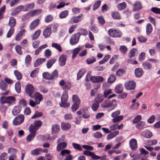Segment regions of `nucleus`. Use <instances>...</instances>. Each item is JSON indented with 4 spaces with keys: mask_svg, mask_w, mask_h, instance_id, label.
<instances>
[{
    "mask_svg": "<svg viewBox=\"0 0 160 160\" xmlns=\"http://www.w3.org/2000/svg\"><path fill=\"white\" fill-rule=\"evenodd\" d=\"M116 94H113L109 95L107 99L104 101L101 104V107L104 109H107L109 111H111L117 107V101L115 99L112 100L109 99L113 97H115Z\"/></svg>",
    "mask_w": 160,
    "mask_h": 160,
    "instance_id": "obj_1",
    "label": "nucleus"
},
{
    "mask_svg": "<svg viewBox=\"0 0 160 160\" xmlns=\"http://www.w3.org/2000/svg\"><path fill=\"white\" fill-rule=\"evenodd\" d=\"M68 99V92L67 91H65L63 92L61 97V104H60V106L62 107L65 108L68 107L70 106V104L67 102Z\"/></svg>",
    "mask_w": 160,
    "mask_h": 160,
    "instance_id": "obj_2",
    "label": "nucleus"
},
{
    "mask_svg": "<svg viewBox=\"0 0 160 160\" xmlns=\"http://www.w3.org/2000/svg\"><path fill=\"white\" fill-rule=\"evenodd\" d=\"M108 32L110 36L113 38H119L122 36V33L120 30L113 28L109 29Z\"/></svg>",
    "mask_w": 160,
    "mask_h": 160,
    "instance_id": "obj_3",
    "label": "nucleus"
},
{
    "mask_svg": "<svg viewBox=\"0 0 160 160\" xmlns=\"http://www.w3.org/2000/svg\"><path fill=\"white\" fill-rule=\"evenodd\" d=\"M35 89V88L32 84H28L26 85L25 90L26 94L32 98L33 97V94Z\"/></svg>",
    "mask_w": 160,
    "mask_h": 160,
    "instance_id": "obj_4",
    "label": "nucleus"
},
{
    "mask_svg": "<svg viewBox=\"0 0 160 160\" xmlns=\"http://www.w3.org/2000/svg\"><path fill=\"white\" fill-rule=\"evenodd\" d=\"M83 15L82 14H80L78 16H74L72 17L69 21L68 23L72 24L73 23H77L80 22L83 19Z\"/></svg>",
    "mask_w": 160,
    "mask_h": 160,
    "instance_id": "obj_5",
    "label": "nucleus"
},
{
    "mask_svg": "<svg viewBox=\"0 0 160 160\" xmlns=\"http://www.w3.org/2000/svg\"><path fill=\"white\" fill-rule=\"evenodd\" d=\"M24 116L22 114H19L16 116L13 121V124L18 125L22 123L24 121Z\"/></svg>",
    "mask_w": 160,
    "mask_h": 160,
    "instance_id": "obj_6",
    "label": "nucleus"
},
{
    "mask_svg": "<svg viewBox=\"0 0 160 160\" xmlns=\"http://www.w3.org/2000/svg\"><path fill=\"white\" fill-rule=\"evenodd\" d=\"M91 81L92 82L101 83L104 81V78L100 76H92L90 78Z\"/></svg>",
    "mask_w": 160,
    "mask_h": 160,
    "instance_id": "obj_7",
    "label": "nucleus"
},
{
    "mask_svg": "<svg viewBox=\"0 0 160 160\" xmlns=\"http://www.w3.org/2000/svg\"><path fill=\"white\" fill-rule=\"evenodd\" d=\"M83 154L86 156H90L93 159H98L101 158V157L96 155L94 152L88 150L84 151Z\"/></svg>",
    "mask_w": 160,
    "mask_h": 160,
    "instance_id": "obj_8",
    "label": "nucleus"
},
{
    "mask_svg": "<svg viewBox=\"0 0 160 160\" xmlns=\"http://www.w3.org/2000/svg\"><path fill=\"white\" fill-rule=\"evenodd\" d=\"M40 23V20L36 19L34 20L30 24L29 28L31 30H33L38 26Z\"/></svg>",
    "mask_w": 160,
    "mask_h": 160,
    "instance_id": "obj_9",
    "label": "nucleus"
},
{
    "mask_svg": "<svg viewBox=\"0 0 160 160\" xmlns=\"http://www.w3.org/2000/svg\"><path fill=\"white\" fill-rule=\"evenodd\" d=\"M67 56L65 54L62 55L59 58V63L61 67L64 66L66 63L67 60Z\"/></svg>",
    "mask_w": 160,
    "mask_h": 160,
    "instance_id": "obj_10",
    "label": "nucleus"
},
{
    "mask_svg": "<svg viewBox=\"0 0 160 160\" xmlns=\"http://www.w3.org/2000/svg\"><path fill=\"white\" fill-rule=\"evenodd\" d=\"M34 100L38 104H39L43 100V97L42 94L38 92H35L34 94Z\"/></svg>",
    "mask_w": 160,
    "mask_h": 160,
    "instance_id": "obj_11",
    "label": "nucleus"
},
{
    "mask_svg": "<svg viewBox=\"0 0 160 160\" xmlns=\"http://www.w3.org/2000/svg\"><path fill=\"white\" fill-rule=\"evenodd\" d=\"M26 30L25 29H22L20 31L16 36V40H20L23 37L26 33Z\"/></svg>",
    "mask_w": 160,
    "mask_h": 160,
    "instance_id": "obj_12",
    "label": "nucleus"
},
{
    "mask_svg": "<svg viewBox=\"0 0 160 160\" xmlns=\"http://www.w3.org/2000/svg\"><path fill=\"white\" fill-rule=\"evenodd\" d=\"M142 8V5L139 1H137L135 2L133 5V11H138Z\"/></svg>",
    "mask_w": 160,
    "mask_h": 160,
    "instance_id": "obj_13",
    "label": "nucleus"
},
{
    "mask_svg": "<svg viewBox=\"0 0 160 160\" xmlns=\"http://www.w3.org/2000/svg\"><path fill=\"white\" fill-rule=\"evenodd\" d=\"M51 32L52 29L51 28H47L44 30L43 35L45 38H48L50 36L52 33Z\"/></svg>",
    "mask_w": 160,
    "mask_h": 160,
    "instance_id": "obj_14",
    "label": "nucleus"
},
{
    "mask_svg": "<svg viewBox=\"0 0 160 160\" xmlns=\"http://www.w3.org/2000/svg\"><path fill=\"white\" fill-rule=\"evenodd\" d=\"M67 144L65 142H59L57 145L56 149L58 152L60 151L61 150L66 148Z\"/></svg>",
    "mask_w": 160,
    "mask_h": 160,
    "instance_id": "obj_15",
    "label": "nucleus"
},
{
    "mask_svg": "<svg viewBox=\"0 0 160 160\" xmlns=\"http://www.w3.org/2000/svg\"><path fill=\"white\" fill-rule=\"evenodd\" d=\"M42 10L41 9H37L33 10L29 12L30 16L32 17L35 16H37L42 12Z\"/></svg>",
    "mask_w": 160,
    "mask_h": 160,
    "instance_id": "obj_16",
    "label": "nucleus"
},
{
    "mask_svg": "<svg viewBox=\"0 0 160 160\" xmlns=\"http://www.w3.org/2000/svg\"><path fill=\"white\" fill-rule=\"evenodd\" d=\"M71 125L68 123L62 122L61 124L62 129L63 130H67L71 128Z\"/></svg>",
    "mask_w": 160,
    "mask_h": 160,
    "instance_id": "obj_17",
    "label": "nucleus"
},
{
    "mask_svg": "<svg viewBox=\"0 0 160 160\" xmlns=\"http://www.w3.org/2000/svg\"><path fill=\"white\" fill-rule=\"evenodd\" d=\"M123 90V87L122 84H119L117 85L115 87L114 91L117 93H121Z\"/></svg>",
    "mask_w": 160,
    "mask_h": 160,
    "instance_id": "obj_18",
    "label": "nucleus"
},
{
    "mask_svg": "<svg viewBox=\"0 0 160 160\" xmlns=\"http://www.w3.org/2000/svg\"><path fill=\"white\" fill-rule=\"evenodd\" d=\"M34 5L35 4L34 3H31L26 4L24 6V9H23V11H27L29 10H31L34 8Z\"/></svg>",
    "mask_w": 160,
    "mask_h": 160,
    "instance_id": "obj_19",
    "label": "nucleus"
},
{
    "mask_svg": "<svg viewBox=\"0 0 160 160\" xmlns=\"http://www.w3.org/2000/svg\"><path fill=\"white\" fill-rule=\"evenodd\" d=\"M41 32V31L40 29L36 31L32 35V39L33 40H35L37 39L40 35Z\"/></svg>",
    "mask_w": 160,
    "mask_h": 160,
    "instance_id": "obj_20",
    "label": "nucleus"
},
{
    "mask_svg": "<svg viewBox=\"0 0 160 160\" xmlns=\"http://www.w3.org/2000/svg\"><path fill=\"white\" fill-rule=\"evenodd\" d=\"M60 130V126L59 125L56 124L52 125V133L57 134L58 133Z\"/></svg>",
    "mask_w": 160,
    "mask_h": 160,
    "instance_id": "obj_21",
    "label": "nucleus"
},
{
    "mask_svg": "<svg viewBox=\"0 0 160 160\" xmlns=\"http://www.w3.org/2000/svg\"><path fill=\"white\" fill-rule=\"evenodd\" d=\"M137 148V140L135 139H132L131 140V148L132 149L135 150Z\"/></svg>",
    "mask_w": 160,
    "mask_h": 160,
    "instance_id": "obj_22",
    "label": "nucleus"
},
{
    "mask_svg": "<svg viewBox=\"0 0 160 160\" xmlns=\"http://www.w3.org/2000/svg\"><path fill=\"white\" fill-rule=\"evenodd\" d=\"M38 129L33 124L30 125L29 127L28 130L29 132L31 133H35L36 134V132Z\"/></svg>",
    "mask_w": 160,
    "mask_h": 160,
    "instance_id": "obj_23",
    "label": "nucleus"
},
{
    "mask_svg": "<svg viewBox=\"0 0 160 160\" xmlns=\"http://www.w3.org/2000/svg\"><path fill=\"white\" fill-rule=\"evenodd\" d=\"M72 100L74 104L80 105V100L77 95H74L72 96Z\"/></svg>",
    "mask_w": 160,
    "mask_h": 160,
    "instance_id": "obj_24",
    "label": "nucleus"
},
{
    "mask_svg": "<svg viewBox=\"0 0 160 160\" xmlns=\"http://www.w3.org/2000/svg\"><path fill=\"white\" fill-rule=\"evenodd\" d=\"M20 109L19 106H15L12 110V113L14 116H16L20 113Z\"/></svg>",
    "mask_w": 160,
    "mask_h": 160,
    "instance_id": "obj_25",
    "label": "nucleus"
},
{
    "mask_svg": "<svg viewBox=\"0 0 160 160\" xmlns=\"http://www.w3.org/2000/svg\"><path fill=\"white\" fill-rule=\"evenodd\" d=\"M42 149L40 148H38L32 150L31 152V154L33 155H38L41 152H42Z\"/></svg>",
    "mask_w": 160,
    "mask_h": 160,
    "instance_id": "obj_26",
    "label": "nucleus"
},
{
    "mask_svg": "<svg viewBox=\"0 0 160 160\" xmlns=\"http://www.w3.org/2000/svg\"><path fill=\"white\" fill-rule=\"evenodd\" d=\"M46 60V59L45 58H40L37 59L34 63V66L37 67L43 62H44Z\"/></svg>",
    "mask_w": 160,
    "mask_h": 160,
    "instance_id": "obj_27",
    "label": "nucleus"
},
{
    "mask_svg": "<svg viewBox=\"0 0 160 160\" xmlns=\"http://www.w3.org/2000/svg\"><path fill=\"white\" fill-rule=\"evenodd\" d=\"M142 66L143 68L146 70H150L152 68V65L148 62H144L142 64Z\"/></svg>",
    "mask_w": 160,
    "mask_h": 160,
    "instance_id": "obj_28",
    "label": "nucleus"
},
{
    "mask_svg": "<svg viewBox=\"0 0 160 160\" xmlns=\"http://www.w3.org/2000/svg\"><path fill=\"white\" fill-rule=\"evenodd\" d=\"M103 96L101 95H98L94 98V101L99 103L102 102L104 100Z\"/></svg>",
    "mask_w": 160,
    "mask_h": 160,
    "instance_id": "obj_29",
    "label": "nucleus"
},
{
    "mask_svg": "<svg viewBox=\"0 0 160 160\" xmlns=\"http://www.w3.org/2000/svg\"><path fill=\"white\" fill-rule=\"evenodd\" d=\"M86 72V70L85 69L82 68L78 72L77 74V79H80L81 77L84 75L85 73Z\"/></svg>",
    "mask_w": 160,
    "mask_h": 160,
    "instance_id": "obj_30",
    "label": "nucleus"
},
{
    "mask_svg": "<svg viewBox=\"0 0 160 160\" xmlns=\"http://www.w3.org/2000/svg\"><path fill=\"white\" fill-rule=\"evenodd\" d=\"M152 31V27L150 23H148L146 26V33L148 35H150Z\"/></svg>",
    "mask_w": 160,
    "mask_h": 160,
    "instance_id": "obj_31",
    "label": "nucleus"
},
{
    "mask_svg": "<svg viewBox=\"0 0 160 160\" xmlns=\"http://www.w3.org/2000/svg\"><path fill=\"white\" fill-rule=\"evenodd\" d=\"M112 18L115 19H120L121 16L119 12H112L111 14Z\"/></svg>",
    "mask_w": 160,
    "mask_h": 160,
    "instance_id": "obj_32",
    "label": "nucleus"
},
{
    "mask_svg": "<svg viewBox=\"0 0 160 160\" xmlns=\"http://www.w3.org/2000/svg\"><path fill=\"white\" fill-rule=\"evenodd\" d=\"M15 19L13 17H10L9 19L8 25L11 28L14 27L16 25Z\"/></svg>",
    "mask_w": 160,
    "mask_h": 160,
    "instance_id": "obj_33",
    "label": "nucleus"
},
{
    "mask_svg": "<svg viewBox=\"0 0 160 160\" xmlns=\"http://www.w3.org/2000/svg\"><path fill=\"white\" fill-rule=\"evenodd\" d=\"M42 76L43 78L46 79L52 80L53 77L48 72H45L43 73Z\"/></svg>",
    "mask_w": 160,
    "mask_h": 160,
    "instance_id": "obj_34",
    "label": "nucleus"
},
{
    "mask_svg": "<svg viewBox=\"0 0 160 160\" xmlns=\"http://www.w3.org/2000/svg\"><path fill=\"white\" fill-rule=\"evenodd\" d=\"M135 73L137 77H140L143 74V72L142 69L137 68L136 69L135 71Z\"/></svg>",
    "mask_w": 160,
    "mask_h": 160,
    "instance_id": "obj_35",
    "label": "nucleus"
},
{
    "mask_svg": "<svg viewBox=\"0 0 160 160\" xmlns=\"http://www.w3.org/2000/svg\"><path fill=\"white\" fill-rule=\"evenodd\" d=\"M56 59H52L49 60L47 62V66L48 68H50L53 64L56 61Z\"/></svg>",
    "mask_w": 160,
    "mask_h": 160,
    "instance_id": "obj_36",
    "label": "nucleus"
},
{
    "mask_svg": "<svg viewBox=\"0 0 160 160\" xmlns=\"http://www.w3.org/2000/svg\"><path fill=\"white\" fill-rule=\"evenodd\" d=\"M36 134L31 133L27 136L26 138V140L27 142H30L35 137Z\"/></svg>",
    "mask_w": 160,
    "mask_h": 160,
    "instance_id": "obj_37",
    "label": "nucleus"
},
{
    "mask_svg": "<svg viewBox=\"0 0 160 160\" xmlns=\"http://www.w3.org/2000/svg\"><path fill=\"white\" fill-rule=\"evenodd\" d=\"M69 11L68 10H66L62 11L59 15V17L60 18H66L68 15Z\"/></svg>",
    "mask_w": 160,
    "mask_h": 160,
    "instance_id": "obj_38",
    "label": "nucleus"
},
{
    "mask_svg": "<svg viewBox=\"0 0 160 160\" xmlns=\"http://www.w3.org/2000/svg\"><path fill=\"white\" fill-rule=\"evenodd\" d=\"M117 7L119 10H122L126 8V3L124 2L119 3L117 5Z\"/></svg>",
    "mask_w": 160,
    "mask_h": 160,
    "instance_id": "obj_39",
    "label": "nucleus"
},
{
    "mask_svg": "<svg viewBox=\"0 0 160 160\" xmlns=\"http://www.w3.org/2000/svg\"><path fill=\"white\" fill-rule=\"evenodd\" d=\"M14 73L17 80H19L22 78V73L17 70H14Z\"/></svg>",
    "mask_w": 160,
    "mask_h": 160,
    "instance_id": "obj_40",
    "label": "nucleus"
},
{
    "mask_svg": "<svg viewBox=\"0 0 160 160\" xmlns=\"http://www.w3.org/2000/svg\"><path fill=\"white\" fill-rule=\"evenodd\" d=\"M31 60V58L29 55H28L25 59V64L27 67H28L30 64Z\"/></svg>",
    "mask_w": 160,
    "mask_h": 160,
    "instance_id": "obj_41",
    "label": "nucleus"
},
{
    "mask_svg": "<svg viewBox=\"0 0 160 160\" xmlns=\"http://www.w3.org/2000/svg\"><path fill=\"white\" fill-rule=\"evenodd\" d=\"M116 79L115 76L114 74H112L108 80V82L109 83H112L114 82Z\"/></svg>",
    "mask_w": 160,
    "mask_h": 160,
    "instance_id": "obj_42",
    "label": "nucleus"
},
{
    "mask_svg": "<svg viewBox=\"0 0 160 160\" xmlns=\"http://www.w3.org/2000/svg\"><path fill=\"white\" fill-rule=\"evenodd\" d=\"M99 106V104L98 103L94 101L92 105L91 108L93 111H96L98 110Z\"/></svg>",
    "mask_w": 160,
    "mask_h": 160,
    "instance_id": "obj_43",
    "label": "nucleus"
},
{
    "mask_svg": "<svg viewBox=\"0 0 160 160\" xmlns=\"http://www.w3.org/2000/svg\"><path fill=\"white\" fill-rule=\"evenodd\" d=\"M112 93V90L111 89L105 90L103 92V97L105 98H108V96Z\"/></svg>",
    "mask_w": 160,
    "mask_h": 160,
    "instance_id": "obj_44",
    "label": "nucleus"
},
{
    "mask_svg": "<svg viewBox=\"0 0 160 160\" xmlns=\"http://www.w3.org/2000/svg\"><path fill=\"white\" fill-rule=\"evenodd\" d=\"M80 49H81L80 48H77L72 50V59L74 58L76 56Z\"/></svg>",
    "mask_w": 160,
    "mask_h": 160,
    "instance_id": "obj_45",
    "label": "nucleus"
},
{
    "mask_svg": "<svg viewBox=\"0 0 160 160\" xmlns=\"http://www.w3.org/2000/svg\"><path fill=\"white\" fill-rule=\"evenodd\" d=\"M101 2L99 0L96 2L93 6V10L95 11L101 5Z\"/></svg>",
    "mask_w": 160,
    "mask_h": 160,
    "instance_id": "obj_46",
    "label": "nucleus"
},
{
    "mask_svg": "<svg viewBox=\"0 0 160 160\" xmlns=\"http://www.w3.org/2000/svg\"><path fill=\"white\" fill-rule=\"evenodd\" d=\"M39 72V70L38 68L35 69L32 71L30 74V76L32 78H35L37 77Z\"/></svg>",
    "mask_w": 160,
    "mask_h": 160,
    "instance_id": "obj_47",
    "label": "nucleus"
},
{
    "mask_svg": "<svg viewBox=\"0 0 160 160\" xmlns=\"http://www.w3.org/2000/svg\"><path fill=\"white\" fill-rule=\"evenodd\" d=\"M15 88L16 92L19 93L21 92V87L20 83L19 82H17L15 85Z\"/></svg>",
    "mask_w": 160,
    "mask_h": 160,
    "instance_id": "obj_48",
    "label": "nucleus"
},
{
    "mask_svg": "<svg viewBox=\"0 0 160 160\" xmlns=\"http://www.w3.org/2000/svg\"><path fill=\"white\" fill-rule=\"evenodd\" d=\"M81 35V34L79 33H76L73 35L70 40H79Z\"/></svg>",
    "mask_w": 160,
    "mask_h": 160,
    "instance_id": "obj_49",
    "label": "nucleus"
},
{
    "mask_svg": "<svg viewBox=\"0 0 160 160\" xmlns=\"http://www.w3.org/2000/svg\"><path fill=\"white\" fill-rule=\"evenodd\" d=\"M5 5H4L0 8V20L4 18L3 14L5 10Z\"/></svg>",
    "mask_w": 160,
    "mask_h": 160,
    "instance_id": "obj_50",
    "label": "nucleus"
},
{
    "mask_svg": "<svg viewBox=\"0 0 160 160\" xmlns=\"http://www.w3.org/2000/svg\"><path fill=\"white\" fill-rule=\"evenodd\" d=\"M53 19V16L51 15H48L46 16L45 19V21L47 23L51 22Z\"/></svg>",
    "mask_w": 160,
    "mask_h": 160,
    "instance_id": "obj_51",
    "label": "nucleus"
},
{
    "mask_svg": "<svg viewBox=\"0 0 160 160\" xmlns=\"http://www.w3.org/2000/svg\"><path fill=\"white\" fill-rule=\"evenodd\" d=\"M0 88L2 91H5L6 90L7 87L6 83L3 81H1L0 82Z\"/></svg>",
    "mask_w": 160,
    "mask_h": 160,
    "instance_id": "obj_52",
    "label": "nucleus"
},
{
    "mask_svg": "<svg viewBox=\"0 0 160 160\" xmlns=\"http://www.w3.org/2000/svg\"><path fill=\"white\" fill-rule=\"evenodd\" d=\"M93 136L95 138L100 139L102 137V135L100 132H97L93 134Z\"/></svg>",
    "mask_w": 160,
    "mask_h": 160,
    "instance_id": "obj_53",
    "label": "nucleus"
},
{
    "mask_svg": "<svg viewBox=\"0 0 160 160\" xmlns=\"http://www.w3.org/2000/svg\"><path fill=\"white\" fill-rule=\"evenodd\" d=\"M15 101V98L13 96H8L7 97V103L11 104Z\"/></svg>",
    "mask_w": 160,
    "mask_h": 160,
    "instance_id": "obj_54",
    "label": "nucleus"
},
{
    "mask_svg": "<svg viewBox=\"0 0 160 160\" xmlns=\"http://www.w3.org/2000/svg\"><path fill=\"white\" fill-rule=\"evenodd\" d=\"M151 11L156 14H160V8L152 7L150 9Z\"/></svg>",
    "mask_w": 160,
    "mask_h": 160,
    "instance_id": "obj_55",
    "label": "nucleus"
},
{
    "mask_svg": "<svg viewBox=\"0 0 160 160\" xmlns=\"http://www.w3.org/2000/svg\"><path fill=\"white\" fill-rule=\"evenodd\" d=\"M123 118V117L122 115H120L115 117L112 119V121L113 122L115 123L118 122Z\"/></svg>",
    "mask_w": 160,
    "mask_h": 160,
    "instance_id": "obj_56",
    "label": "nucleus"
},
{
    "mask_svg": "<svg viewBox=\"0 0 160 160\" xmlns=\"http://www.w3.org/2000/svg\"><path fill=\"white\" fill-rule=\"evenodd\" d=\"M52 46L57 49L59 52H61L62 51L61 47L60 45L58 44L53 43L52 44Z\"/></svg>",
    "mask_w": 160,
    "mask_h": 160,
    "instance_id": "obj_57",
    "label": "nucleus"
},
{
    "mask_svg": "<svg viewBox=\"0 0 160 160\" xmlns=\"http://www.w3.org/2000/svg\"><path fill=\"white\" fill-rule=\"evenodd\" d=\"M42 115V113L38 111L35 112L34 114L31 117L32 119H34L35 118H39Z\"/></svg>",
    "mask_w": 160,
    "mask_h": 160,
    "instance_id": "obj_58",
    "label": "nucleus"
},
{
    "mask_svg": "<svg viewBox=\"0 0 160 160\" xmlns=\"http://www.w3.org/2000/svg\"><path fill=\"white\" fill-rule=\"evenodd\" d=\"M145 126V122L143 121H141L138 122L136 125V128L139 129H142Z\"/></svg>",
    "mask_w": 160,
    "mask_h": 160,
    "instance_id": "obj_59",
    "label": "nucleus"
},
{
    "mask_svg": "<svg viewBox=\"0 0 160 160\" xmlns=\"http://www.w3.org/2000/svg\"><path fill=\"white\" fill-rule=\"evenodd\" d=\"M42 124V122L40 120H36L34 122V125L38 129Z\"/></svg>",
    "mask_w": 160,
    "mask_h": 160,
    "instance_id": "obj_60",
    "label": "nucleus"
},
{
    "mask_svg": "<svg viewBox=\"0 0 160 160\" xmlns=\"http://www.w3.org/2000/svg\"><path fill=\"white\" fill-rule=\"evenodd\" d=\"M119 50L122 53L125 54L127 52L128 48L125 46L122 45L120 46Z\"/></svg>",
    "mask_w": 160,
    "mask_h": 160,
    "instance_id": "obj_61",
    "label": "nucleus"
},
{
    "mask_svg": "<svg viewBox=\"0 0 160 160\" xmlns=\"http://www.w3.org/2000/svg\"><path fill=\"white\" fill-rule=\"evenodd\" d=\"M39 89L40 91L43 93H46L48 91V89L46 88L44 86H40L39 87Z\"/></svg>",
    "mask_w": 160,
    "mask_h": 160,
    "instance_id": "obj_62",
    "label": "nucleus"
},
{
    "mask_svg": "<svg viewBox=\"0 0 160 160\" xmlns=\"http://www.w3.org/2000/svg\"><path fill=\"white\" fill-rule=\"evenodd\" d=\"M44 55L46 57L48 58L52 55V52L49 49H46L44 52Z\"/></svg>",
    "mask_w": 160,
    "mask_h": 160,
    "instance_id": "obj_63",
    "label": "nucleus"
},
{
    "mask_svg": "<svg viewBox=\"0 0 160 160\" xmlns=\"http://www.w3.org/2000/svg\"><path fill=\"white\" fill-rule=\"evenodd\" d=\"M96 61L95 58L92 57L89 58L86 60V62L88 64H91Z\"/></svg>",
    "mask_w": 160,
    "mask_h": 160,
    "instance_id": "obj_64",
    "label": "nucleus"
}]
</instances>
